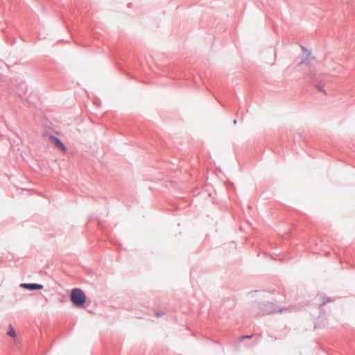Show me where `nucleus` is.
I'll list each match as a JSON object with an SVG mask.
<instances>
[{
	"label": "nucleus",
	"instance_id": "20e7f679",
	"mask_svg": "<svg viewBox=\"0 0 355 355\" xmlns=\"http://www.w3.org/2000/svg\"><path fill=\"white\" fill-rule=\"evenodd\" d=\"M48 139L55 146V148L60 150L62 153H67V148L59 137L54 135L50 134L48 136Z\"/></svg>",
	"mask_w": 355,
	"mask_h": 355
},
{
	"label": "nucleus",
	"instance_id": "4468645a",
	"mask_svg": "<svg viewBox=\"0 0 355 355\" xmlns=\"http://www.w3.org/2000/svg\"><path fill=\"white\" fill-rule=\"evenodd\" d=\"M236 123H237V120H236V119H234V120L233 121V124H234V125H236Z\"/></svg>",
	"mask_w": 355,
	"mask_h": 355
},
{
	"label": "nucleus",
	"instance_id": "f257e3e1",
	"mask_svg": "<svg viewBox=\"0 0 355 355\" xmlns=\"http://www.w3.org/2000/svg\"><path fill=\"white\" fill-rule=\"evenodd\" d=\"M70 301L76 308L85 309L87 305V296L85 291L80 288H73L71 290Z\"/></svg>",
	"mask_w": 355,
	"mask_h": 355
},
{
	"label": "nucleus",
	"instance_id": "f8f14e48",
	"mask_svg": "<svg viewBox=\"0 0 355 355\" xmlns=\"http://www.w3.org/2000/svg\"><path fill=\"white\" fill-rule=\"evenodd\" d=\"M164 312H163V311H156L155 312V315L157 318L162 317V315H164Z\"/></svg>",
	"mask_w": 355,
	"mask_h": 355
},
{
	"label": "nucleus",
	"instance_id": "6e6552de",
	"mask_svg": "<svg viewBox=\"0 0 355 355\" xmlns=\"http://www.w3.org/2000/svg\"><path fill=\"white\" fill-rule=\"evenodd\" d=\"M311 54V51L310 49H308L306 51V56L304 58H303L299 63H298V65H302V64H309V60H310V55Z\"/></svg>",
	"mask_w": 355,
	"mask_h": 355
},
{
	"label": "nucleus",
	"instance_id": "423d86ee",
	"mask_svg": "<svg viewBox=\"0 0 355 355\" xmlns=\"http://www.w3.org/2000/svg\"><path fill=\"white\" fill-rule=\"evenodd\" d=\"M19 287L28 291H40L44 288V285L38 283H21Z\"/></svg>",
	"mask_w": 355,
	"mask_h": 355
},
{
	"label": "nucleus",
	"instance_id": "0eeeda50",
	"mask_svg": "<svg viewBox=\"0 0 355 355\" xmlns=\"http://www.w3.org/2000/svg\"><path fill=\"white\" fill-rule=\"evenodd\" d=\"M311 84L319 92L327 95L326 90L324 89V83L322 80H318L316 76L311 78Z\"/></svg>",
	"mask_w": 355,
	"mask_h": 355
},
{
	"label": "nucleus",
	"instance_id": "ddd939ff",
	"mask_svg": "<svg viewBox=\"0 0 355 355\" xmlns=\"http://www.w3.org/2000/svg\"><path fill=\"white\" fill-rule=\"evenodd\" d=\"M301 48H302V49L303 50L304 52H306L308 50V49H306V47H304L303 46H301Z\"/></svg>",
	"mask_w": 355,
	"mask_h": 355
},
{
	"label": "nucleus",
	"instance_id": "1a4fd4ad",
	"mask_svg": "<svg viewBox=\"0 0 355 355\" xmlns=\"http://www.w3.org/2000/svg\"><path fill=\"white\" fill-rule=\"evenodd\" d=\"M7 334L12 338H15L17 336L15 329L11 324L9 325V329L7 331Z\"/></svg>",
	"mask_w": 355,
	"mask_h": 355
},
{
	"label": "nucleus",
	"instance_id": "7ed1b4c3",
	"mask_svg": "<svg viewBox=\"0 0 355 355\" xmlns=\"http://www.w3.org/2000/svg\"><path fill=\"white\" fill-rule=\"evenodd\" d=\"M11 84L17 87L16 93L19 98L27 92V85L21 77L15 76L10 79Z\"/></svg>",
	"mask_w": 355,
	"mask_h": 355
},
{
	"label": "nucleus",
	"instance_id": "9b49d317",
	"mask_svg": "<svg viewBox=\"0 0 355 355\" xmlns=\"http://www.w3.org/2000/svg\"><path fill=\"white\" fill-rule=\"evenodd\" d=\"M253 337V335H243L238 338V342L241 343L245 339H250Z\"/></svg>",
	"mask_w": 355,
	"mask_h": 355
},
{
	"label": "nucleus",
	"instance_id": "9d476101",
	"mask_svg": "<svg viewBox=\"0 0 355 355\" xmlns=\"http://www.w3.org/2000/svg\"><path fill=\"white\" fill-rule=\"evenodd\" d=\"M332 302H334V300L332 298H331L329 297H327L325 295H323L322 300V302L320 304V306H324L325 304H327V303Z\"/></svg>",
	"mask_w": 355,
	"mask_h": 355
},
{
	"label": "nucleus",
	"instance_id": "f03ea898",
	"mask_svg": "<svg viewBox=\"0 0 355 355\" xmlns=\"http://www.w3.org/2000/svg\"><path fill=\"white\" fill-rule=\"evenodd\" d=\"M252 309L254 310L259 309V311L257 312V313L262 315H269L275 312H282L283 311V308L279 309L275 302L269 301L261 303L255 302L252 305Z\"/></svg>",
	"mask_w": 355,
	"mask_h": 355
},
{
	"label": "nucleus",
	"instance_id": "39448f33",
	"mask_svg": "<svg viewBox=\"0 0 355 355\" xmlns=\"http://www.w3.org/2000/svg\"><path fill=\"white\" fill-rule=\"evenodd\" d=\"M178 69L175 67L171 64H166L162 67L160 71L156 72L159 76H170L175 75Z\"/></svg>",
	"mask_w": 355,
	"mask_h": 355
},
{
	"label": "nucleus",
	"instance_id": "2eb2a0df",
	"mask_svg": "<svg viewBox=\"0 0 355 355\" xmlns=\"http://www.w3.org/2000/svg\"><path fill=\"white\" fill-rule=\"evenodd\" d=\"M270 337L274 340L277 339L275 337H273L272 336H270Z\"/></svg>",
	"mask_w": 355,
	"mask_h": 355
}]
</instances>
